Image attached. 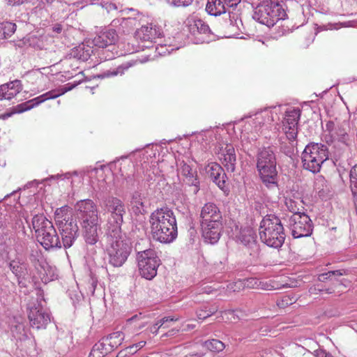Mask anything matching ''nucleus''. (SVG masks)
<instances>
[{
    "mask_svg": "<svg viewBox=\"0 0 357 357\" xmlns=\"http://www.w3.org/2000/svg\"><path fill=\"white\" fill-rule=\"evenodd\" d=\"M75 209L86 243L89 245L96 244L98 241V231L100 230L96 204L91 199H83L77 202Z\"/></svg>",
    "mask_w": 357,
    "mask_h": 357,
    "instance_id": "f257e3e1",
    "label": "nucleus"
},
{
    "mask_svg": "<svg viewBox=\"0 0 357 357\" xmlns=\"http://www.w3.org/2000/svg\"><path fill=\"white\" fill-rule=\"evenodd\" d=\"M151 233L153 239L160 243L172 242L177 236L176 217L167 206L157 208L149 218Z\"/></svg>",
    "mask_w": 357,
    "mask_h": 357,
    "instance_id": "f03ea898",
    "label": "nucleus"
},
{
    "mask_svg": "<svg viewBox=\"0 0 357 357\" xmlns=\"http://www.w3.org/2000/svg\"><path fill=\"white\" fill-rule=\"evenodd\" d=\"M200 226L206 242L214 244L220 239L222 229V215L213 202L206 203L200 211Z\"/></svg>",
    "mask_w": 357,
    "mask_h": 357,
    "instance_id": "7ed1b4c3",
    "label": "nucleus"
},
{
    "mask_svg": "<svg viewBox=\"0 0 357 357\" xmlns=\"http://www.w3.org/2000/svg\"><path fill=\"white\" fill-rule=\"evenodd\" d=\"M105 248L108 262L114 267H121L127 261L132 246L129 240L120 231H112L107 238Z\"/></svg>",
    "mask_w": 357,
    "mask_h": 357,
    "instance_id": "20e7f679",
    "label": "nucleus"
},
{
    "mask_svg": "<svg viewBox=\"0 0 357 357\" xmlns=\"http://www.w3.org/2000/svg\"><path fill=\"white\" fill-rule=\"evenodd\" d=\"M259 237L268 246L278 248L284 241L285 235L280 220L275 215L264 217L259 227Z\"/></svg>",
    "mask_w": 357,
    "mask_h": 357,
    "instance_id": "39448f33",
    "label": "nucleus"
},
{
    "mask_svg": "<svg viewBox=\"0 0 357 357\" xmlns=\"http://www.w3.org/2000/svg\"><path fill=\"white\" fill-rule=\"evenodd\" d=\"M32 225L37 234L38 241L45 249L61 248V243L52 222L43 214L34 215Z\"/></svg>",
    "mask_w": 357,
    "mask_h": 357,
    "instance_id": "423d86ee",
    "label": "nucleus"
},
{
    "mask_svg": "<svg viewBox=\"0 0 357 357\" xmlns=\"http://www.w3.org/2000/svg\"><path fill=\"white\" fill-rule=\"evenodd\" d=\"M349 130L350 126L347 120L335 118L326 123L323 140L329 145L348 146L350 142Z\"/></svg>",
    "mask_w": 357,
    "mask_h": 357,
    "instance_id": "0eeeda50",
    "label": "nucleus"
},
{
    "mask_svg": "<svg viewBox=\"0 0 357 357\" xmlns=\"http://www.w3.org/2000/svg\"><path fill=\"white\" fill-rule=\"evenodd\" d=\"M286 16L285 10L278 0L263 1L257 6L254 14L255 19L267 26H273Z\"/></svg>",
    "mask_w": 357,
    "mask_h": 357,
    "instance_id": "6e6552de",
    "label": "nucleus"
},
{
    "mask_svg": "<svg viewBox=\"0 0 357 357\" xmlns=\"http://www.w3.org/2000/svg\"><path fill=\"white\" fill-rule=\"evenodd\" d=\"M276 158L273 150L264 148L257 155V169L262 182L266 185L275 184L278 178Z\"/></svg>",
    "mask_w": 357,
    "mask_h": 357,
    "instance_id": "1a4fd4ad",
    "label": "nucleus"
},
{
    "mask_svg": "<svg viewBox=\"0 0 357 357\" xmlns=\"http://www.w3.org/2000/svg\"><path fill=\"white\" fill-rule=\"evenodd\" d=\"M328 158V151L326 146L322 144L310 143L307 144L302 153V163L303 168L317 173L321 166Z\"/></svg>",
    "mask_w": 357,
    "mask_h": 357,
    "instance_id": "9d476101",
    "label": "nucleus"
},
{
    "mask_svg": "<svg viewBox=\"0 0 357 357\" xmlns=\"http://www.w3.org/2000/svg\"><path fill=\"white\" fill-rule=\"evenodd\" d=\"M137 251V261L139 272L142 277L146 280H152L157 275V270L160 265V259L156 252L153 249L140 250L135 246Z\"/></svg>",
    "mask_w": 357,
    "mask_h": 357,
    "instance_id": "9b49d317",
    "label": "nucleus"
},
{
    "mask_svg": "<svg viewBox=\"0 0 357 357\" xmlns=\"http://www.w3.org/2000/svg\"><path fill=\"white\" fill-rule=\"evenodd\" d=\"M104 209L110 213L109 223L114 224L112 231H120L123 222L126 208L123 202L119 198L108 197L103 202Z\"/></svg>",
    "mask_w": 357,
    "mask_h": 357,
    "instance_id": "f8f14e48",
    "label": "nucleus"
},
{
    "mask_svg": "<svg viewBox=\"0 0 357 357\" xmlns=\"http://www.w3.org/2000/svg\"><path fill=\"white\" fill-rule=\"evenodd\" d=\"M289 225L294 238L307 237L312 234V224L310 218L305 213L293 214L289 219Z\"/></svg>",
    "mask_w": 357,
    "mask_h": 357,
    "instance_id": "ddd939ff",
    "label": "nucleus"
},
{
    "mask_svg": "<svg viewBox=\"0 0 357 357\" xmlns=\"http://www.w3.org/2000/svg\"><path fill=\"white\" fill-rule=\"evenodd\" d=\"M73 86L65 87L59 89L50 91L40 96H38L32 100L23 102L16 106L15 111L16 112H23L32 109L33 107L39 105L40 103L50 99H54L64 94L67 91L71 90Z\"/></svg>",
    "mask_w": 357,
    "mask_h": 357,
    "instance_id": "4468645a",
    "label": "nucleus"
},
{
    "mask_svg": "<svg viewBox=\"0 0 357 357\" xmlns=\"http://www.w3.org/2000/svg\"><path fill=\"white\" fill-rule=\"evenodd\" d=\"M124 336V333L121 331L114 332L102 337L101 340L93 347V349H98V351L106 357L107 353L112 351L121 344Z\"/></svg>",
    "mask_w": 357,
    "mask_h": 357,
    "instance_id": "2eb2a0df",
    "label": "nucleus"
},
{
    "mask_svg": "<svg viewBox=\"0 0 357 357\" xmlns=\"http://www.w3.org/2000/svg\"><path fill=\"white\" fill-rule=\"evenodd\" d=\"M301 111L298 109H292L286 112L283 121V130L290 141L296 139L298 134V122Z\"/></svg>",
    "mask_w": 357,
    "mask_h": 357,
    "instance_id": "dca6fc26",
    "label": "nucleus"
},
{
    "mask_svg": "<svg viewBox=\"0 0 357 357\" xmlns=\"http://www.w3.org/2000/svg\"><path fill=\"white\" fill-rule=\"evenodd\" d=\"M28 318L31 326L37 329L46 328L50 321V314L40 304L34 305L29 308Z\"/></svg>",
    "mask_w": 357,
    "mask_h": 357,
    "instance_id": "f3484780",
    "label": "nucleus"
},
{
    "mask_svg": "<svg viewBox=\"0 0 357 357\" xmlns=\"http://www.w3.org/2000/svg\"><path fill=\"white\" fill-rule=\"evenodd\" d=\"M23 90V86L20 80L15 79L0 86V100H8L20 101V98Z\"/></svg>",
    "mask_w": 357,
    "mask_h": 357,
    "instance_id": "a211bd4d",
    "label": "nucleus"
},
{
    "mask_svg": "<svg viewBox=\"0 0 357 357\" xmlns=\"http://www.w3.org/2000/svg\"><path fill=\"white\" fill-rule=\"evenodd\" d=\"M163 32L158 25L149 23L142 26L135 32V37L142 41L153 42L162 37Z\"/></svg>",
    "mask_w": 357,
    "mask_h": 357,
    "instance_id": "6ab92c4d",
    "label": "nucleus"
},
{
    "mask_svg": "<svg viewBox=\"0 0 357 357\" xmlns=\"http://www.w3.org/2000/svg\"><path fill=\"white\" fill-rule=\"evenodd\" d=\"M219 158L227 171L234 172L236 167V156L234 147L231 144H226L220 149Z\"/></svg>",
    "mask_w": 357,
    "mask_h": 357,
    "instance_id": "aec40b11",
    "label": "nucleus"
},
{
    "mask_svg": "<svg viewBox=\"0 0 357 357\" xmlns=\"http://www.w3.org/2000/svg\"><path fill=\"white\" fill-rule=\"evenodd\" d=\"M241 0H208L206 10L211 15L218 16L226 12L227 7H234Z\"/></svg>",
    "mask_w": 357,
    "mask_h": 357,
    "instance_id": "412c9836",
    "label": "nucleus"
},
{
    "mask_svg": "<svg viewBox=\"0 0 357 357\" xmlns=\"http://www.w3.org/2000/svg\"><path fill=\"white\" fill-rule=\"evenodd\" d=\"M59 228L64 248L71 247L76 238L78 231L77 224L73 220H70V222L59 227Z\"/></svg>",
    "mask_w": 357,
    "mask_h": 357,
    "instance_id": "4be33fe9",
    "label": "nucleus"
},
{
    "mask_svg": "<svg viewBox=\"0 0 357 357\" xmlns=\"http://www.w3.org/2000/svg\"><path fill=\"white\" fill-rule=\"evenodd\" d=\"M245 289H257L262 290L279 289L287 287V284L279 285L275 280L262 281L255 278L244 279Z\"/></svg>",
    "mask_w": 357,
    "mask_h": 357,
    "instance_id": "5701e85b",
    "label": "nucleus"
},
{
    "mask_svg": "<svg viewBox=\"0 0 357 357\" xmlns=\"http://www.w3.org/2000/svg\"><path fill=\"white\" fill-rule=\"evenodd\" d=\"M178 172L183 176V180L189 185H194L197 188L199 181L197 179V172L189 164L185 161L180 162L178 167Z\"/></svg>",
    "mask_w": 357,
    "mask_h": 357,
    "instance_id": "b1692460",
    "label": "nucleus"
},
{
    "mask_svg": "<svg viewBox=\"0 0 357 357\" xmlns=\"http://www.w3.org/2000/svg\"><path fill=\"white\" fill-rule=\"evenodd\" d=\"M208 177L220 188L225 187V174L222 167L216 162H211L206 167Z\"/></svg>",
    "mask_w": 357,
    "mask_h": 357,
    "instance_id": "393cba45",
    "label": "nucleus"
},
{
    "mask_svg": "<svg viewBox=\"0 0 357 357\" xmlns=\"http://www.w3.org/2000/svg\"><path fill=\"white\" fill-rule=\"evenodd\" d=\"M118 39L119 36L116 31L114 29H109L96 36L93 40V43L98 47L105 48L107 46L115 44Z\"/></svg>",
    "mask_w": 357,
    "mask_h": 357,
    "instance_id": "a878e982",
    "label": "nucleus"
},
{
    "mask_svg": "<svg viewBox=\"0 0 357 357\" xmlns=\"http://www.w3.org/2000/svg\"><path fill=\"white\" fill-rule=\"evenodd\" d=\"M147 321L145 317L142 316V313H139L127 319L123 326V331L127 334L135 333L145 327Z\"/></svg>",
    "mask_w": 357,
    "mask_h": 357,
    "instance_id": "bb28decb",
    "label": "nucleus"
},
{
    "mask_svg": "<svg viewBox=\"0 0 357 357\" xmlns=\"http://www.w3.org/2000/svg\"><path fill=\"white\" fill-rule=\"evenodd\" d=\"M54 220L58 227L70 222V220H73V219L70 207L64 206L57 208L54 213Z\"/></svg>",
    "mask_w": 357,
    "mask_h": 357,
    "instance_id": "cd10ccee",
    "label": "nucleus"
},
{
    "mask_svg": "<svg viewBox=\"0 0 357 357\" xmlns=\"http://www.w3.org/2000/svg\"><path fill=\"white\" fill-rule=\"evenodd\" d=\"M144 199L145 197L142 194L138 192L133 193L130 204L132 210L135 214H143L146 212Z\"/></svg>",
    "mask_w": 357,
    "mask_h": 357,
    "instance_id": "c85d7f7f",
    "label": "nucleus"
},
{
    "mask_svg": "<svg viewBox=\"0 0 357 357\" xmlns=\"http://www.w3.org/2000/svg\"><path fill=\"white\" fill-rule=\"evenodd\" d=\"M93 52L90 46L79 45L72 50L71 54L78 60L86 61L89 60Z\"/></svg>",
    "mask_w": 357,
    "mask_h": 357,
    "instance_id": "c756f323",
    "label": "nucleus"
},
{
    "mask_svg": "<svg viewBox=\"0 0 357 357\" xmlns=\"http://www.w3.org/2000/svg\"><path fill=\"white\" fill-rule=\"evenodd\" d=\"M9 267L18 279L24 278L27 274L26 265L24 262L13 260L10 262Z\"/></svg>",
    "mask_w": 357,
    "mask_h": 357,
    "instance_id": "7c9ffc66",
    "label": "nucleus"
},
{
    "mask_svg": "<svg viewBox=\"0 0 357 357\" xmlns=\"http://www.w3.org/2000/svg\"><path fill=\"white\" fill-rule=\"evenodd\" d=\"M16 30V24L9 22L0 23V39L10 37Z\"/></svg>",
    "mask_w": 357,
    "mask_h": 357,
    "instance_id": "2f4dec72",
    "label": "nucleus"
},
{
    "mask_svg": "<svg viewBox=\"0 0 357 357\" xmlns=\"http://www.w3.org/2000/svg\"><path fill=\"white\" fill-rule=\"evenodd\" d=\"M178 320V317H163L151 328V331L155 333H157L160 329H167L172 326V323L173 321H176Z\"/></svg>",
    "mask_w": 357,
    "mask_h": 357,
    "instance_id": "473e14b6",
    "label": "nucleus"
},
{
    "mask_svg": "<svg viewBox=\"0 0 357 357\" xmlns=\"http://www.w3.org/2000/svg\"><path fill=\"white\" fill-rule=\"evenodd\" d=\"M185 354L184 357H202L204 353L200 349V346L197 344H185L183 347Z\"/></svg>",
    "mask_w": 357,
    "mask_h": 357,
    "instance_id": "72a5a7b5",
    "label": "nucleus"
},
{
    "mask_svg": "<svg viewBox=\"0 0 357 357\" xmlns=\"http://www.w3.org/2000/svg\"><path fill=\"white\" fill-rule=\"evenodd\" d=\"M255 119L259 124L271 123L272 121H273V112L268 109H265L261 112L257 113L255 114Z\"/></svg>",
    "mask_w": 357,
    "mask_h": 357,
    "instance_id": "f704fd0d",
    "label": "nucleus"
},
{
    "mask_svg": "<svg viewBox=\"0 0 357 357\" xmlns=\"http://www.w3.org/2000/svg\"><path fill=\"white\" fill-rule=\"evenodd\" d=\"M285 204L288 209L293 213V214H303L300 211L301 208H303V201L301 198H297L296 200L292 199L291 198H286Z\"/></svg>",
    "mask_w": 357,
    "mask_h": 357,
    "instance_id": "c9c22d12",
    "label": "nucleus"
},
{
    "mask_svg": "<svg viewBox=\"0 0 357 357\" xmlns=\"http://www.w3.org/2000/svg\"><path fill=\"white\" fill-rule=\"evenodd\" d=\"M297 301V297L294 295H284L279 298L276 301V305L280 308H285L294 303Z\"/></svg>",
    "mask_w": 357,
    "mask_h": 357,
    "instance_id": "e433bc0d",
    "label": "nucleus"
},
{
    "mask_svg": "<svg viewBox=\"0 0 357 357\" xmlns=\"http://www.w3.org/2000/svg\"><path fill=\"white\" fill-rule=\"evenodd\" d=\"M204 347L213 352L221 351L225 348L224 344L220 340L216 339L206 341L204 343Z\"/></svg>",
    "mask_w": 357,
    "mask_h": 357,
    "instance_id": "4c0bfd02",
    "label": "nucleus"
},
{
    "mask_svg": "<svg viewBox=\"0 0 357 357\" xmlns=\"http://www.w3.org/2000/svg\"><path fill=\"white\" fill-rule=\"evenodd\" d=\"M351 189L354 196H357V165L350 171Z\"/></svg>",
    "mask_w": 357,
    "mask_h": 357,
    "instance_id": "58836bf2",
    "label": "nucleus"
},
{
    "mask_svg": "<svg viewBox=\"0 0 357 357\" xmlns=\"http://www.w3.org/2000/svg\"><path fill=\"white\" fill-rule=\"evenodd\" d=\"M130 66H129L128 64L120 66L118 68H116V69H114L112 70H108V71L104 73L102 75V77H109L112 76H116L119 75H121L124 73V71L128 69V68Z\"/></svg>",
    "mask_w": 357,
    "mask_h": 357,
    "instance_id": "ea45409f",
    "label": "nucleus"
},
{
    "mask_svg": "<svg viewBox=\"0 0 357 357\" xmlns=\"http://www.w3.org/2000/svg\"><path fill=\"white\" fill-rule=\"evenodd\" d=\"M218 310V308L216 307H211L209 309H206L205 307L204 309H200L197 311V316L199 319H204L212 314H215Z\"/></svg>",
    "mask_w": 357,
    "mask_h": 357,
    "instance_id": "a19ab883",
    "label": "nucleus"
},
{
    "mask_svg": "<svg viewBox=\"0 0 357 357\" xmlns=\"http://www.w3.org/2000/svg\"><path fill=\"white\" fill-rule=\"evenodd\" d=\"M344 273L340 270L328 271L326 273L320 274L318 277V280L320 282H326L327 280H332L334 276H340Z\"/></svg>",
    "mask_w": 357,
    "mask_h": 357,
    "instance_id": "79ce46f5",
    "label": "nucleus"
},
{
    "mask_svg": "<svg viewBox=\"0 0 357 357\" xmlns=\"http://www.w3.org/2000/svg\"><path fill=\"white\" fill-rule=\"evenodd\" d=\"M227 289L234 292L240 291L245 289L243 280H238L236 282L229 283L227 285Z\"/></svg>",
    "mask_w": 357,
    "mask_h": 357,
    "instance_id": "37998d69",
    "label": "nucleus"
},
{
    "mask_svg": "<svg viewBox=\"0 0 357 357\" xmlns=\"http://www.w3.org/2000/svg\"><path fill=\"white\" fill-rule=\"evenodd\" d=\"M194 26L200 33H206L209 31V26L201 20H195Z\"/></svg>",
    "mask_w": 357,
    "mask_h": 357,
    "instance_id": "c03bdc74",
    "label": "nucleus"
},
{
    "mask_svg": "<svg viewBox=\"0 0 357 357\" xmlns=\"http://www.w3.org/2000/svg\"><path fill=\"white\" fill-rule=\"evenodd\" d=\"M30 260L33 265L34 266L35 268L39 272V278L43 280L44 278L42 276V273L40 271V269H44L43 266L41 265V263L40 262L39 259L36 257L34 255H31L30 257Z\"/></svg>",
    "mask_w": 357,
    "mask_h": 357,
    "instance_id": "a18cd8bd",
    "label": "nucleus"
},
{
    "mask_svg": "<svg viewBox=\"0 0 357 357\" xmlns=\"http://www.w3.org/2000/svg\"><path fill=\"white\" fill-rule=\"evenodd\" d=\"M146 341H140L136 344H133L128 347V350L131 351V354H135L137 351L143 348L146 345Z\"/></svg>",
    "mask_w": 357,
    "mask_h": 357,
    "instance_id": "49530a36",
    "label": "nucleus"
},
{
    "mask_svg": "<svg viewBox=\"0 0 357 357\" xmlns=\"http://www.w3.org/2000/svg\"><path fill=\"white\" fill-rule=\"evenodd\" d=\"M64 29V25L61 23H55L52 26V31L56 34L62 33Z\"/></svg>",
    "mask_w": 357,
    "mask_h": 357,
    "instance_id": "de8ad7c7",
    "label": "nucleus"
},
{
    "mask_svg": "<svg viewBox=\"0 0 357 357\" xmlns=\"http://www.w3.org/2000/svg\"><path fill=\"white\" fill-rule=\"evenodd\" d=\"M181 331V327H178V328H171L170 330H169L166 333H165L163 336H166V337H173V336H175L176 335H177L179 331Z\"/></svg>",
    "mask_w": 357,
    "mask_h": 357,
    "instance_id": "09e8293b",
    "label": "nucleus"
},
{
    "mask_svg": "<svg viewBox=\"0 0 357 357\" xmlns=\"http://www.w3.org/2000/svg\"><path fill=\"white\" fill-rule=\"evenodd\" d=\"M316 357H333L330 353L326 352L324 350L319 349L315 351Z\"/></svg>",
    "mask_w": 357,
    "mask_h": 357,
    "instance_id": "8fccbe9b",
    "label": "nucleus"
},
{
    "mask_svg": "<svg viewBox=\"0 0 357 357\" xmlns=\"http://www.w3.org/2000/svg\"><path fill=\"white\" fill-rule=\"evenodd\" d=\"M131 355H133L132 354H131V351L130 350H128V347H127L126 349L120 351L116 357H128Z\"/></svg>",
    "mask_w": 357,
    "mask_h": 357,
    "instance_id": "3c124183",
    "label": "nucleus"
},
{
    "mask_svg": "<svg viewBox=\"0 0 357 357\" xmlns=\"http://www.w3.org/2000/svg\"><path fill=\"white\" fill-rule=\"evenodd\" d=\"M322 289L317 288L316 286L311 287L309 289V292L310 294H317L318 291H321Z\"/></svg>",
    "mask_w": 357,
    "mask_h": 357,
    "instance_id": "603ef678",
    "label": "nucleus"
},
{
    "mask_svg": "<svg viewBox=\"0 0 357 357\" xmlns=\"http://www.w3.org/2000/svg\"><path fill=\"white\" fill-rule=\"evenodd\" d=\"M9 5L20 4L22 3V0H6Z\"/></svg>",
    "mask_w": 357,
    "mask_h": 357,
    "instance_id": "864d4df0",
    "label": "nucleus"
},
{
    "mask_svg": "<svg viewBox=\"0 0 357 357\" xmlns=\"http://www.w3.org/2000/svg\"><path fill=\"white\" fill-rule=\"evenodd\" d=\"M54 1L55 0H41L43 3H47V4H50L52 2H54Z\"/></svg>",
    "mask_w": 357,
    "mask_h": 357,
    "instance_id": "5fc2aeb1",
    "label": "nucleus"
},
{
    "mask_svg": "<svg viewBox=\"0 0 357 357\" xmlns=\"http://www.w3.org/2000/svg\"><path fill=\"white\" fill-rule=\"evenodd\" d=\"M325 291H326V293H327V294H332L333 292V290H331L329 289H327Z\"/></svg>",
    "mask_w": 357,
    "mask_h": 357,
    "instance_id": "6e6d98bb",
    "label": "nucleus"
}]
</instances>
